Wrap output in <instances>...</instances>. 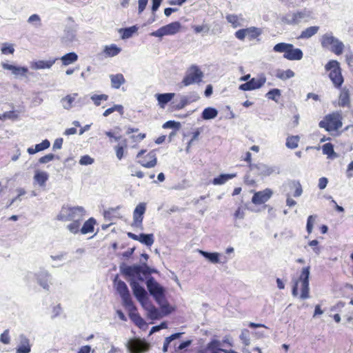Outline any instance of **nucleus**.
<instances>
[{
    "instance_id": "nucleus-1",
    "label": "nucleus",
    "mask_w": 353,
    "mask_h": 353,
    "mask_svg": "<svg viewBox=\"0 0 353 353\" xmlns=\"http://www.w3.org/2000/svg\"><path fill=\"white\" fill-rule=\"evenodd\" d=\"M310 266L304 267L302 268L299 276L292 279V294L294 296L299 295V297L303 300L310 297Z\"/></svg>"
},
{
    "instance_id": "nucleus-2",
    "label": "nucleus",
    "mask_w": 353,
    "mask_h": 353,
    "mask_svg": "<svg viewBox=\"0 0 353 353\" xmlns=\"http://www.w3.org/2000/svg\"><path fill=\"white\" fill-rule=\"evenodd\" d=\"M183 334V332H177L166 337L163 342L162 350L163 352L183 353L186 351L192 343V340H186L180 342L179 339Z\"/></svg>"
},
{
    "instance_id": "nucleus-3",
    "label": "nucleus",
    "mask_w": 353,
    "mask_h": 353,
    "mask_svg": "<svg viewBox=\"0 0 353 353\" xmlns=\"http://www.w3.org/2000/svg\"><path fill=\"white\" fill-rule=\"evenodd\" d=\"M319 126L327 132H336L343 126V115L340 111H334L324 116Z\"/></svg>"
},
{
    "instance_id": "nucleus-4",
    "label": "nucleus",
    "mask_w": 353,
    "mask_h": 353,
    "mask_svg": "<svg viewBox=\"0 0 353 353\" xmlns=\"http://www.w3.org/2000/svg\"><path fill=\"white\" fill-rule=\"evenodd\" d=\"M85 210L81 206H63L57 216V220L61 221H72L84 219Z\"/></svg>"
},
{
    "instance_id": "nucleus-5",
    "label": "nucleus",
    "mask_w": 353,
    "mask_h": 353,
    "mask_svg": "<svg viewBox=\"0 0 353 353\" xmlns=\"http://www.w3.org/2000/svg\"><path fill=\"white\" fill-rule=\"evenodd\" d=\"M273 50L276 52L283 53V57L290 61H299L303 57L302 50L295 48L291 43H279L274 46Z\"/></svg>"
},
{
    "instance_id": "nucleus-6",
    "label": "nucleus",
    "mask_w": 353,
    "mask_h": 353,
    "mask_svg": "<svg viewBox=\"0 0 353 353\" xmlns=\"http://www.w3.org/2000/svg\"><path fill=\"white\" fill-rule=\"evenodd\" d=\"M325 69L329 72L328 77L334 87L340 89L344 82V78L339 62L336 60H330L325 64Z\"/></svg>"
},
{
    "instance_id": "nucleus-7",
    "label": "nucleus",
    "mask_w": 353,
    "mask_h": 353,
    "mask_svg": "<svg viewBox=\"0 0 353 353\" xmlns=\"http://www.w3.org/2000/svg\"><path fill=\"white\" fill-rule=\"evenodd\" d=\"M321 44L323 48L330 49L336 55H341L344 50L343 42L334 37L332 33L323 34L321 39Z\"/></svg>"
},
{
    "instance_id": "nucleus-8",
    "label": "nucleus",
    "mask_w": 353,
    "mask_h": 353,
    "mask_svg": "<svg viewBox=\"0 0 353 353\" xmlns=\"http://www.w3.org/2000/svg\"><path fill=\"white\" fill-rule=\"evenodd\" d=\"M137 163L145 168H154L157 164V157L155 150L147 152L146 150H141L137 154Z\"/></svg>"
},
{
    "instance_id": "nucleus-9",
    "label": "nucleus",
    "mask_w": 353,
    "mask_h": 353,
    "mask_svg": "<svg viewBox=\"0 0 353 353\" xmlns=\"http://www.w3.org/2000/svg\"><path fill=\"white\" fill-rule=\"evenodd\" d=\"M203 74L196 65H192L187 70L181 83L183 86H188L194 83H199L203 79Z\"/></svg>"
},
{
    "instance_id": "nucleus-10",
    "label": "nucleus",
    "mask_w": 353,
    "mask_h": 353,
    "mask_svg": "<svg viewBox=\"0 0 353 353\" xmlns=\"http://www.w3.org/2000/svg\"><path fill=\"white\" fill-rule=\"evenodd\" d=\"M262 32L263 31L261 28L252 26L237 30L234 35L238 39L241 41H243L246 37L250 41H253L255 39L259 41L260 39L259 37L262 34Z\"/></svg>"
},
{
    "instance_id": "nucleus-11",
    "label": "nucleus",
    "mask_w": 353,
    "mask_h": 353,
    "mask_svg": "<svg viewBox=\"0 0 353 353\" xmlns=\"http://www.w3.org/2000/svg\"><path fill=\"white\" fill-rule=\"evenodd\" d=\"M146 285L150 294L158 303H161L164 300V289L153 277L151 276L147 280Z\"/></svg>"
},
{
    "instance_id": "nucleus-12",
    "label": "nucleus",
    "mask_w": 353,
    "mask_h": 353,
    "mask_svg": "<svg viewBox=\"0 0 353 353\" xmlns=\"http://www.w3.org/2000/svg\"><path fill=\"white\" fill-rule=\"evenodd\" d=\"M150 344L145 340L133 338L128 341L127 347L130 353H145L150 349Z\"/></svg>"
},
{
    "instance_id": "nucleus-13",
    "label": "nucleus",
    "mask_w": 353,
    "mask_h": 353,
    "mask_svg": "<svg viewBox=\"0 0 353 353\" xmlns=\"http://www.w3.org/2000/svg\"><path fill=\"white\" fill-rule=\"evenodd\" d=\"M181 28V23L179 21H174L161 27L157 30L152 32L151 35L157 37H162L165 35H172L179 32Z\"/></svg>"
},
{
    "instance_id": "nucleus-14",
    "label": "nucleus",
    "mask_w": 353,
    "mask_h": 353,
    "mask_svg": "<svg viewBox=\"0 0 353 353\" xmlns=\"http://www.w3.org/2000/svg\"><path fill=\"white\" fill-rule=\"evenodd\" d=\"M123 272L125 275L133 278L136 277L141 281H143V278L141 276V274L146 276L149 274L148 268H143L141 265L127 266L124 269Z\"/></svg>"
},
{
    "instance_id": "nucleus-15",
    "label": "nucleus",
    "mask_w": 353,
    "mask_h": 353,
    "mask_svg": "<svg viewBox=\"0 0 353 353\" xmlns=\"http://www.w3.org/2000/svg\"><path fill=\"white\" fill-rule=\"evenodd\" d=\"M130 285L132 289L134 295L137 299L145 306V302L148 300L147 292L145 289L139 285V283L134 279L129 281Z\"/></svg>"
},
{
    "instance_id": "nucleus-16",
    "label": "nucleus",
    "mask_w": 353,
    "mask_h": 353,
    "mask_svg": "<svg viewBox=\"0 0 353 353\" xmlns=\"http://www.w3.org/2000/svg\"><path fill=\"white\" fill-rule=\"evenodd\" d=\"M146 210V205L145 203H139L133 212V223L132 226L141 228L143 220V215Z\"/></svg>"
},
{
    "instance_id": "nucleus-17",
    "label": "nucleus",
    "mask_w": 353,
    "mask_h": 353,
    "mask_svg": "<svg viewBox=\"0 0 353 353\" xmlns=\"http://www.w3.org/2000/svg\"><path fill=\"white\" fill-rule=\"evenodd\" d=\"M127 134H134L130 136L131 147L137 148L139 144L146 137V134L144 132H139V129L137 128H128L126 131Z\"/></svg>"
},
{
    "instance_id": "nucleus-18",
    "label": "nucleus",
    "mask_w": 353,
    "mask_h": 353,
    "mask_svg": "<svg viewBox=\"0 0 353 353\" xmlns=\"http://www.w3.org/2000/svg\"><path fill=\"white\" fill-rule=\"evenodd\" d=\"M128 307V315L131 321L139 328L146 327V323L137 312V307L132 303L131 305H125Z\"/></svg>"
},
{
    "instance_id": "nucleus-19",
    "label": "nucleus",
    "mask_w": 353,
    "mask_h": 353,
    "mask_svg": "<svg viewBox=\"0 0 353 353\" xmlns=\"http://www.w3.org/2000/svg\"><path fill=\"white\" fill-rule=\"evenodd\" d=\"M272 191L266 188L262 191L255 192L252 198V202L254 205H261L267 202L272 196Z\"/></svg>"
},
{
    "instance_id": "nucleus-20",
    "label": "nucleus",
    "mask_w": 353,
    "mask_h": 353,
    "mask_svg": "<svg viewBox=\"0 0 353 353\" xmlns=\"http://www.w3.org/2000/svg\"><path fill=\"white\" fill-rule=\"evenodd\" d=\"M117 290L121 295L123 305H131L132 301L128 290V288L123 281H119L117 283Z\"/></svg>"
},
{
    "instance_id": "nucleus-21",
    "label": "nucleus",
    "mask_w": 353,
    "mask_h": 353,
    "mask_svg": "<svg viewBox=\"0 0 353 353\" xmlns=\"http://www.w3.org/2000/svg\"><path fill=\"white\" fill-rule=\"evenodd\" d=\"M265 77L259 79L252 78L246 83L240 85L239 89L243 91L256 90L261 88L265 84Z\"/></svg>"
},
{
    "instance_id": "nucleus-22",
    "label": "nucleus",
    "mask_w": 353,
    "mask_h": 353,
    "mask_svg": "<svg viewBox=\"0 0 353 353\" xmlns=\"http://www.w3.org/2000/svg\"><path fill=\"white\" fill-rule=\"evenodd\" d=\"M308 16L309 14H307L305 11L293 12L286 14L283 18V21L289 25H295L298 24L302 19Z\"/></svg>"
},
{
    "instance_id": "nucleus-23",
    "label": "nucleus",
    "mask_w": 353,
    "mask_h": 353,
    "mask_svg": "<svg viewBox=\"0 0 353 353\" xmlns=\"http://www.w3.org/2000/svg\"><path fill=\"white\" fill-rule=\"evenodd\" d=\"M350 94L346 88L341 89L339 97V105L342 108L350 106Z\"/></svg>"
},
{
    "instance_id": "nucleus-24",
    "label": "nucleus",
    "mask_w": 353,
    "mask_h": 353,
    "mask_svg": "<svg viewBox=\"0 0 353 353\" xmlns=\"http://www.w3.org/2000/svg\"><path fill=\"white\" fill-rule=\"evenodd\" d=\"M57 60V59L47 61L39 60L32 63L31 68L35 70L49 69L54 64Z\"/></svg>"
},
{
    "instance_id": "nucleus-25",
    "label": "nucleus",
    "mask_w": 353,
    "mask_h": 353,
    "mask_svg": "<svg viewBox=\"0 0 353 353\" xmlns=\"http://www.w3.org/2000/svg\"><path fill=\"white\" fill-rule=\"evenodd\" d=\"M128 143L125 139H121V141L114 146V149L116 153V157L119 160H121L125 153L127 152Z\"/></svg>"
},
{
    "instance_id": "nucleus-26",
    "label": "nucleus",
    "mask_w": 353,
    "mask_h": 353,
    "mask_svg": "<svg viewBox=\"0 0 353 353\" xmlns=\"http://www.w3.org/2000/svg\"><path fill=\"white\" fill-rule=\"evenodd\" d=\"M256 170L257 174L260 176H269L272 174L274 170L263 164L250 165V170Z\"/></svg>"
},
{
    "instance_id": "nucleus-27",
    "label": "nucleus",
    "mask_w": 353,
    "mask_h": 353,
    "mask_svg": "<svg viewBox=\"0 0 353 353\" xmlns=\"http://www.w3.org/2000/svg\"><path fill=\"white\" fill-rule=\"evenodd\" d=\"M110 79L111 81V86L114 89L120 88V87L125 83L124 76L121 73L111 74L110 76Z\"/></svg>"
},
{
    "instance_id": "nucleus-28",
    "label": "nucleus",
    "mask_w": 353,
    "mask_h": 353,
    "mask_svg": "<svg viewBox=\"0 0 353 353\" xmlns=\"http://www.w3.org/2000/svg\"><path fill=\"white\" fill-rule=\"evenodd\" d=\"M174 96V93L157 94L155 95L159 106L162 108H164L165 105L170 102Z\"/></svg>"
},
{
    "instance_id": "nucleus-29",
    "label": "nucleus",
    "mask_w": 353,
    "mask_h": 353,
    "mask_svg": "<svg viewBox=\"0 0 353 353\" xmlns=\"http://www.w3.org/2000/svg\"><path fill=\"white\" fill-rule=\"evenodd\" d=\"M1 65L3 69L12 71L14 74H26L28 71L27 68L18 67L7 63H3Z\"/></svg>"
},
{
    "instance_id": "nucleus-30",
    "label": "nucleus",
    "mask_w": 353,
    "mask_h": 353,
    "mask_svg": "<svg viewBox=\"0 0 353 353\" xmlns=\"http://www.w3.org/2000/svg\"><path fill=\"white\" fill-rule=\"evenodd\" d=\"M50 145V141L48 139H45L41 143L36 144L34 148H28L27 151L28 154H34L37 152L48 149Z\"/></svg>"
},
{
    "instance_id": "nucleus-31",
    "label": "nucleus",
    "mask_w": 353,
    "mask_h": 353,
    "mask_svg": "<svg viewBox=\"0 0 353 353\" xmlns=\"http://www.w3.org/2000/svg\"><path fill=\"white\" fill-rule=\"evenodd\" d=\"M319 30V27L314 26H310L309 28H307L304 30H303L301 33V34L298 37L299 39H307L314 34H316Z\"/></svg>"
},
{
    "instance_id": "nucleus-32",
    "label": "nucleus",
    "mask_w": 353,
    "mask_h": 353,
    "mask_svg": "<svg viewBox=\"0 0 353 353\" xmlns=\"http://www.w3.org/2000/svg\"><path fill=\"white\" fill-rule=\"evenodd\" d=\"M96 220L92 217L90 218L86 221H85L83 226L81 227V233L85 234L88 233L93 232Z\"/></svg>"
},
{
    "instance_id": "nucleus-33",
    "label": "nucleus",
    "mask_w": 353,
    "mask_h": 353,
    "mask_svg": "<svg viewBox=\"0 0 353 353\" xmlns=\"http://www.w3.org/2000/svg\"><path fill=\"white\" fill-rule=\"evenodd\" d=\"M31 350V346L29 340L23 337L21 339L20 345L16 350V353H29Z\"/></svg>"
},
{
    "instance_id": "nucleus-34",
    "label": "nucleus",
    "mask_w": 353,
    "mask_h": 353,
    "mask_svg": "<svg viewBox=\"0 0 353 353\" xmlns=\"http://www.w3.org/2000/svg\"><path fill=\"white\" fill-rule=\"evenodd\" d=\"M121 49L115 44L105 46L103 49V53L106 57H112L119 54Z\"/></svg>"
},
{
    "instance_id": "nucleus-35",
    "label": "nucleus",
    "mask_w": 353,
    "mask_h": 353,
    "mask_svg": "<svg viewBox=\"0 0 353 353\" xmlns=\"http://www.w3.org/2000/svg\"><path fill=\"white\" fill-rule=\"evenodd\" d=\"M236 174H221L219 176L214 178L212 183L214 185H222L230 179L236 177Z\"/></svg>"
},
{
    "instance_id": "nucleus-36",
    "label": "nucleus",
    "mask_w": 353,
    "mask_h": 353,
    "mask_svg": "<svg viewBox=\"0 0 353 353\" xmlns=\"http://www.w3.org/2000/svg\"><path fill=\"white\" fill-rule=\"evenodd\" d=\"M34 179L40 186H44L48 179V174L46 172L36 171Z\"/></svg>"
},
{
    "instance_id": "nucleus-37",
    "label": "nucleus",
    "mask_w": 353,
    "mask_h": 353,
    "mask_svg": "<svg viewBox=\"0 0 353 353\" xmlns=\"http://www.w3.org/2000/svg\"><path fill=\"white\" fill-rule=\"evenodd\" d=\"M300 137L298 135H291L287 137L285 145L289 149H295L298 147Z\"/></svg>"
},
{
    "instance_id": "nucleus-38",
    "label": "nucleus",
    "mask_w": 353,
    "mask_h": 353,
    "mask_svg": "<svg viewBox=\"0 0 353 353\" xmlns=\"http://www.w3.org/2000/svg\"><path fill=\"white\" fill-rule=\"evenodd\" d=\"M139 241L150 247L154 241L153 234H141L139 235Z\"/></svg>"
},
{
    "instance_id": "nucleus-39",
    "label": "nucleus",
    "mask_w": 353,
    "mask_h": 353,
    "mask_svg": "<svg viewBox=\"0 0 353 353\" xmlns=\"http://www.w3.org/2000/svg\"><path fill=\"white\" fill-rule=\"evenodd\" d=\"M78 59V56L75 52H69L65 55H63L61 60L62 61L63 65H70Z\"/></svg>"
},
{
    "instance_id": "nucleus-40",
    "label": "nucleus",
    "mask_w": 353,
    "mask_h": 353,
    "mask_svg": "<svg viewBox=\"0 0 353 353\" xmlns=\"http://www.w3.org/2000/svg\"><path fill=\"white\" fill-rule=\"evenodd\" d=\"M199 253L208 259L212 263H217L219 262L220 254L217 252H208L203 250H199Z\"/></svg>"
},
{
    "instance_id": "nucleus-41",
    "label": "nucleus",
    "mask_w": 353,
    "mask_h": 353,
    "mask_svg": "<svg viewBox=\"0 0 353 353\" xmlns=\"http://www.w3.org/2000/svg\"><path fill=\"white\" fill-rule=\"evenodd\" d=\"M218 114V111L214 108H206L202 112V118L205 120H209L215 118Z\"/></svg>"
},
{
    "instance_id": "nucleus-42",
    "label": "nucleus",
    "mask_w": 353,
    "mask_h": 353,
    "mask_svg": "<svg viewBox=\"0 0 353 353\" xmlns=\"http://www.w3.org/2000/svg\"><path fill=\"white\" fill-rule=\"evenodd\" d=\"M83 219H79L72 221V222L68 225L67 228L72 234H77L81 232V225Z\"/></svg>"
},
{
    "instance_id": "nucleus-43",
    "label": "nucleus",
    "mask_w": 353,
    "mask_h": 353,
    "mask_svg": "<svg viewBox=\"0 0 353 353\" xmlns=\"http://www.w3.org/2000/svg\"><path fill=\"white\" fill-rule=\"evenodd\" d=\"M294 76V72L290 69H288L286 70H279L276 73V77L281 80H286L293 77Z\"/></svg>"
},
{
    "instance_id": "nucleus-44",
    "label": "nucleus",
    "mask_w": 353,
    "mask_h": 353,
    "mask_svg": "<svg viewBox=\"0 0 353 353\" xmlns=\"http://www.w3.org/2000/svg\"><path fill=\"white\" fill-rule=\"evenodd\" d=\"M77 95V94H74V95L68 94L61 99L62 105L65 109L69 110L72 108V103L74 102Z\"/></svg>"
},
{
    "instance_id": "nucleus-45",
    "label": "nucleus",
    "mask_w": 353,
    "mask_h": 353,
    "mask_svg": "<svg viewBox=\"0 0 353 353\" xmlns=\"http://www.w3.org/2000/svg\"><path fill=\"white\" fill-rule=\"evenodd\" d=\"M115 111L118 112L121 115H123L124 113L123 105L119 104L114 105L112 107L105 110L103 113V115L104 117H108V115H110V114L113 113Z\"/></svg>"
},
{
    "instance_id": "nucleus-46",
    "label": "nucleus",
    "mask_w": 353,
    "mask_h": 353,
    "mask_svg": "<svg viewBox=\"0 0 353 353\" xmlns=\"http://www.w3.org/2000/svg\"><path fill=\"white\" fill-rule=\"evenodd\" d=\"M91 100L93 101L94 104L96 106H99L101 103V101H108L109 99L108 95L105 94H94L91 97Z\"/></svg>"
},
{
    "instance_id": "nucleus-47",
    "label": "nucleus",
    "mask_w": 353,
    "mask_h": 353,
    "mask_svg": "<svg viewBox=\"0 0 353 353\" xmlns=\"http://www.w3.org/2000/svg\"><path fill=\"white\" fill-rule=\"evenodd\" d=\"M291 189L294 190L293 196H300L303 192L302 186L299 181H292L290 185Z\"/></svg>"
},
{
    "instance_id": "nucleus-48",
    "label": "nucleus",
    "mask_w": 353,
    "mask_h": 353,
    "mask_svg": "<svg viewBox=\"0 0 353 353\" xmlns=\"http://www.w3.org/2000/svg\"><path fill=\"white\" fill-rule=\"evenodd\" d=\"M148 312V316L152 319H157L159 317V312L158 309L152 304L145 307Z\"/></svg>"
},
{
    "instance_id": "nucleus-49",
    "label": "nucleus",
    "mask_w": 353,
    "mask_h": 353,
    "mask_svg": "<svg viewBox=\"0 0 353 353\" xmlns=\"http://www.w3.org/2000/svg\"><path fill=\"white\" fill-rule=\"evenodd\" d=\"M226 19L234 28L241 26L239 19L236 14H228L226 16Z\"/></svg>"
},
{
    "instance_id": "nucleus-50",
    "label": "nucleus",
    "mask_w": 353,
    "mask_h": 353,
    "mask_svg": "<svg viewBox=\"0 0 353 353\" xmlns=\"http://www.w3.org/2000/svg\"><path fill=\"white\" fill-rule=\"evenodd\" d=\"M316 217V215H310L307 217L306 230L308 234L312 233Z\"/></svg>"
},
{
    "instance_id": "nucleus-51",
    "label": "nucleus",
    "mask_w": 353,
    "mask_h": 353,
    "mask_svg": "<svg viewBox=\"0 0 353 353\" xmlns=\"http://www.w3.org/2000/svg\"><path fill=\"white\" fill-rule=\"evenodd\" d=\"M203 131V128H198L195 129L192 133H191V139L188 142V146L190 145L194 141H196L199 139V137L200 136L201 133Z\"/></svg>"
},
{
    "instance_id": "nucleus-52",
    "label": "nucleus",
    "mask_w": 353,
    "mask_h": 353,
    "mask_svg": "<svg viewBox=\"0 0 353 353\" xmlns=\"http://www.w3.org/2000/svg\"><path fill=\"white\" fill-rule=\"evenodd\" d=\"M323 153L331 156L334 153V146L331 143H327L322 146Z\"/></svg>"
},
{
    "instance_id": "nucleus-53",
    "label": "nucleus",
    "mask_w": 353,
    "mask_h": 353,
    "mask_svg": "<svg viewBox=\"0 0 353 353\" xmlns=\"http://www.w3.org/2000/svg\"><path fill=\"white\" fill-rule=\"evenodd\" d=\"M245 206H239L234 213V219H243L245 216Z\"/></svg>"
},
{
    "instance_id": "nucleus-54",
    "label": "nucleus",
    "mask_w": 353,
    "mask_h": 353,
    "mask_svg": "<svg viewBox=\"0 0 353 353\" xmlns=\"http://www.w3.org/2000/svg\"><path fill=\"white\" fill-rule=\"evenodd\" d=\"M281 95V92L279 89H272L267 93V97L270 99L276 101V97H279Z\"/></svg>"
},
{
    "instance_id": "nucleus-55",
    "label": "nucleus",
    "mask_w": 353,
    "mask_h": 353,
    "mask_svg": "<svg viewBox=\"0 0 353 353\" xmlns=\"http://www.w3.org/2000/svg\"><path fill=\"white\" fill-rule=\"evenodd\" d=\"M243 182L248 186H251V187L256 186V181L254 179L251 178V176L248 174L245 175V176L243 178Z\"/></svg>"
},
{
    "instance_id": "nucleus-56",
    "label": "nucleus",
    "mask_w": 353,
    "mask_h": 353,
    "mask_svg": "<svg viewBox=\"0 0 353 353\" xmlns=\"http://www.w3.org/2000/svg\"><path fill=\"white\" fill-rule=\"evenodd\" d=\"M56 156L54 154L50 153L45 156L41 157L39 159L40 163H47L55 159Z\"/></svg>"
},
{
    "instance_id": "nucleus-57",
    "label": "nucleus",
    "mask_w": 353,
    "mask_h": 353,
    "mask_svg": "<svg viewBox=\"0 0 353 353\" xmlns=\"http://www.w3.org/2000/svg\"><path fill=\"white\" fill-rule=\"evenodd\" d=\"M14 52V49L13 46L10 44L4 43L1 48V52L3 54H13Z\"/></svg>"
},
{
    "instance_id": "nucleus-58",
    "label": "nucleus",
    "mask_w": 353,
    "mask_h": 353,
    "mask_svg": "<svg viewBox=\"0 0 353 353\" xmlns=\"http://www.w3.org/2000/svg\"><path fill=\"white\" fill-rule=\"evenodd\" d=\"M0 341L3 344H9L10 338L9 336V330H6L0 336Z\"/></svg>"
},
{
    "instance_id": "nucleus-59",
    "label": "nucleus",
    "mask_w": 353,
    "mask_h": 353,
    "mask_svg": "<svg viewBox=\"0 0 353 353\" xmlns=\"http://www.w3.org/2000/svg\"><path fill=\"white\" fill-rule=\"evenodd\" d=\"M188 103V100L186 97H182L179 103L174 106V109L179 110L183 108Z\"/></svg>"
},
{
    "instance_id": "nucleus-60",
    "label": "nucleus",
    "mask_w": 353,
    "mask_h": 353,
    "mask_svg": "<svg viewBox=\"0 0 353 353\" xmlns=\"http://www.w3.org/2000/svg\"><path fill=\"white\" fill-rule=\"evenodd\" d=\"M94 162V160L92 158H91L88 155H84L81 157L79 163L81 165H90Z\"/></svg>"
},
{
    "instance_id": "nucleus-61",
    "label": "nucleus",
    "mask_w": 353,
    "mask_h": 353,
    "mask_svg": "<svg viewBox=\"0 0 353 353\" xmlns=\"http://www.w3.org/2000/svg\"><path fill=\"white\" fill-rule=\"evenodd\" d=\"M135 30L136 29L134 27H131V28H128L123 29L122 38L125 39V38H129V37H132V35L134 33V32L135 31Z\"/></svg>"
},
{
    "instance_id": "nucleus-62",
    "label": "nucleus",
    "mask_w": 353,
    "mask_h": 353,
    "mask_svg": "<svg viewBox=\"0 0 353 353\" xmlns=\"http://www.w3.org/2000/svg\"><path fill=\"white\" fill-rule=\"evenodd\" d=\"M1 116L2 117V119H16L18 117V115L15 113L14 111L6 112L3 114H1Z\"/></svg>"
},
{
    "instance_id": "nucleus-63",
    "label": "nucleus",
    "mask_w": 353,
    "mask_h": 353,
    "mask_svg": "<svg viewBox=\"0 0 353 353\" xmlns=\"http://www.w3.org/2000/svg\"><path fill=\"white\" fill-rule=\"evenodd\" d=\"M180 125L179 122L174 121H168L163 123V128H179Z\"/></svg>"
},
{
    "instance_id": "nucleus-64",
    "label": "nucleus",
    "mask_w": 353,
    "mask_h": 353,
    "mask_svg": "<svg viewBox=\"0 0 353 353\" xmlns=\"http://www.w3.org/2000/svg\"><path fill=\"white\" fill-rule=\"evenodd\" d=\"M327 179L325 178V177H321L319 179V184H318V187L320 190H323L324 188H325V187L327 186Z\"/></svg>"
}]
</instances>
